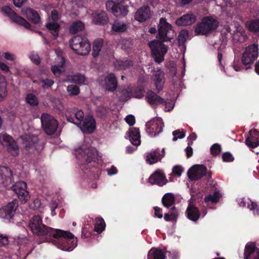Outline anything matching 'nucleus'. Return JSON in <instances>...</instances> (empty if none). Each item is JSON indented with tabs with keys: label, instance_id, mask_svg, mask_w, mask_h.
<instances>
[{
	"label": "nucleus",
	"instance_id": "nucleus-28",
	"mask_svg": "<svg viewBox=\"0 0 259 259\" xmlns=\"http://www.w3.org/2000/svg\"><path fill=\"white\" fill-rule=\"evenodd\" d=\"M186 213L187 218L191 221L196 222L200 216L199 209L193 204H189L188 206Z\"/></svg>",
	"mask_w": 259,
	"mask_h": 259
},
{
	"label": "nucleus",
	"instance_id": "nucleus-39",
	"mask_svg": "<svg viewBox=\"0 0 259 259\" xmlns=\"http://www.w3.org/2000/svg\"><path fill=\"white\" fill-rule=\"evenodd\" d=\"M127 28L128 27L126 23L118 21H115L112 25V30L119 33L124 32Z\"/></svg>",
	"mask_w": 259,
	"mask_h": 259
},
{
	"label": "nucleus",
	"instance_id": "nucleus-42",
	"mask_svg": "<svg viewBox=\"0 0 259 259\" xmlns=\"http://www.w3.org/2000/svg\"><path fill=\"white\" fill-rule=\"evenodd\" d=\"M96 223L95 225L94 230L98 233H101L104 230L106 224L102 218H97L96 219Z\"/></svg>",
	"mask_w": 259,
	"mask_h": 259
},
{
	"label": "nucleus",
	"instance_id": "nucleus-16",
	"mask_svg": "<svg viewBox=\"0 0 259 259\" xmlns=\"http://www.w3.org/2000/svg\"><path fill=\"white\" fill-rule=\"evenodd\" d=\"M14 183V178L11 169L6 166H0V184L9 187Z\"/></svg>",
	"mask_w": 259,
	"mask_h": 259
},
{
	"label": "nucleus",
	"instance_id": "nucleus-3",
	"mask_svg": "<svg viewBox=\"0 0 259 259\" xmlns=\"http://www.w3.org/2000/svg\"><path fill=\"white\" fill-rule=\"evenodd\" d=\"M51 242L58 248L66 251H72L77 245V238L69 231L56 229L51 235Z\"/></svg>",
	"mask_w": 259,
	"mask_h": 259
},
{
	"label": "nucleus",
	"instance_id": "nucleus-2",
	"mask_svg": "<svg viewBox=\"0 0 259 259\" xmlns=\"http://www.w3.org/2000/svg\"><path fill=\"white\" fill-rule=\"evenodd\" d=\"M84 162L80 167L84 174H89L94 179H98L101 169L99 165L100 159L97 150L93 147L85 149L80 153Z\"/></svg>",
	"mask_w": 259,
	"mask_h": 259
},
{
	"label": "nucleus",
	"instance_id": "nucleus-57",
	"mask_svg": "<svg viewBox=\"0 0 259 259\" xmlns=\"http://www.w3.org/2000/svg\"><path fill=\"white\" fill-rule=\"evenodd\" d=\"M40 82L43 88H51L54 84V81L48 78L41 80Z\"/></svg>",
	"mask_w": 259,
	"mask_h": 259
},
{
	"label": "nucleus",
	"instance_id": "nucleus-13",
	"mask_svg": "<svg viewBox=\"0 0 259 259\" xmlns=\"http://www.w3.org/2000/svg\"><path fill=\"white\" fill-rule=\"evenodd\" d=\"M206 167L203 165H196L191 167L187 172L188 178L192 181L200 179L206 175Z\"/></svg>",
	"mask_w": 259,
	"mask_h": 259
},
{
	"label": "nucleus",
	"instance_id": "nucleus-5",
	"mask_svg": "<svg viewBox=\"0 0 259 259\" xmlns=\"http://www.w3.org/2000/svg\"><path fill=\"white\" fill-rule=\"evenodd\" d=\"M219 26L218 21L210 16H206L202 18L194 29L196 35H207L215 30Z\"/></svg>",
	"mask_w": 259,
	"mask_h": 259
},
{
	"label": "nucleus",
	"instance_id": "nucleus-1",
	"mask_svg": "<svg viewBox=\"0 0 259 259\" xmlns=\"http://www.w3.org/2000/svg\"><path fill=\"white\" fill-rule=\"evenodd\" d=\"M175 35L172 26L167 22L166 19L161 18L158 25L157 37L159 40L155 39L149 43L152 54L154 55H164L167 50L163 42L170 41Z\"/></svg>",
	"mask_w": 259,
	"mask_h": 259
},
{
	"label": "nucleus",
	"instance_id": "nucleus-34",
	"mask_svg": "<svg viewBox=\"0 0 259 259\" xmlns=\"http://www.w3.org/2000/svg\"><path fill=\"white\" fill-rule=\"evenodd\" d=\"M85 28L83 22L80 20L73 22L69 28V32L72 34H75L80 31H83Z\"/></svg>",
	"mask_w": 259,
	"mask_h": 259
},
{
	"label": "nucleus",
	"instance_id": "nucleus-54",
	"mask_svg": "<svg viewBox=\"0 0 259 259\" xmlns=\"http://www.w3.org/2000/svg\"><path fill=\"white\" fill-rule=\"evenodd\" d=\"M211 154L213 156H217L221 152V145L218 143L213 144L210 149Z\"/></svg>",
	"mask_w": 259,
	"mask_h": 259
},
{
	"label": "nucleus",
	"instance_id": "nucleus-43",
	"mask_svg": "<svg viewBox=\"0 0 259 259\" xmlns=\"http://www.w3.org/2000/svg\"><path fill=\"white\" fill-rule=\"evenodd\" d=\"M71 82L79 85L85 84V77L83 75L80 73H76L74 75H71Z\"/></svg>",
	"mask_w": 259,
	"mask_h": 259
},
{
	"label": "nucleus",
	"instance_id": "nucleus-49",
	"mask_svg": "<svg viewBox=\"0 0 259 259\" xmlns=\"http://www.w3.org/2000/svg\"><path fill=\"white\" fill-rule=\"evenodd\" d=\"M220 198V194L218 191H215L213 195L209 194L205 197L206 202H211L212 203H217L219 202Z\"/></svg>",
	"mask_w": 259,
	"mask_h": 259
},
{
	"label": "nucleus",
	"instance_id": "nucleus-23",
	"mask_svg": "<svg viewBox=\"0 0 259 259\" xmlns=\"http://www.w3.org/2000/svg\"><path fill=\"white\" fill-rule=\"evenodd\" d=\"M245 143L249 148H255L258 146L259 132L256 129L250 130Z\"/></svg>",
	"mask_w": 259,
	"mask_h": 259
},
{
	"label": "nucleus",
	"instance_id": "nucleus-27",
	"mask_svg": "<svg viewBox=\"0 0 259 259\" xmlns=\"http://www.w3.org/2000/svg\"><path fill=\"white\" fill-rule=\"evenodd\" d=\"M22 14L27 17V18L32 23L38 24L40 22V17L36 11L27 8L26 9H22Z\"/></svg>",
	"mask_w": 259,
	"mask_h": 259
},
{
	"label": "nucleus",
	"instance_id": "nucleus-50",
	"mask_svg": "<svg viewBox=\"0 0 259 259\" xmlns=\"http://www.w3.org/2000/svg\"><path fill=\"white\" fill-rule=\"evenodd\" d=\"M17 25L22 26L28 30H32L31 24L25 19L17 15Z\"/></svg>",
	"mask_w": 259,
	"mask_h": 259
},
{
	"label": "nucleus",
	"instance_id": "nucleus-58",
	"mask_svg": "<svg viewBox=\"0 0 259 259\" xmlns=\"http://www.w3.org/2000/svg\"><path fill=\"white\" fill-rule=\"evenodd\" d=\"M222 158L225 162H232L234 160L232 154L228 152H225L222 155Z\"/></svg>",
	"mask_w": 259,
	"mask_h": 259
},
{
	"label": "nucleus",
	"instance_id": "nucleus-48",
	"mask_svg": "<svg viewBox=\"0 0 259 259\" xmlns=\"http://www.w3.org/2000/svg\"><path fill=\"white\" fill-rule=\"evenodd\" d=\"M60 59H61V65H59V66L55 65V66H52V67H51V71L54 74V75L57 77L60 76V75H61V71L60 67H63L64 66L65 63V59L63 57H61L60 58Z\"/></svg>",
	"mask_w": 259,
	"mask_h": 259
},
{
	"label": "nucleus",
	"instance_id": "nucleus-35",
	"mask_svg": "<svg viewBox=\"0 0 259 259\" xmlns=\"http://www.w3.org/2000/svg\"><path fill=\"white\" fill-rule=\"evenodd\" d=\"M165 254L160 249L152 248L148 252L147 259H165Z\"/></svg>",
	"mask_w": 259,
	"mask_h": 259
},
{
	"label": "nucleus",
	"instance_id": "nucleus-46",
	"mask_svg": "<svg viewBox=\"0 0 259 259\" xmlns=\"http://www.w3.org/2000/svg\"><path fill=\"white\" fill-rule=\"evenodd\" d=\"M132 97L140 99L143 97L144 89L142 87L131 88Z\"/></svg>",
	"mask_w": 259,
	"mask_h": 259
},
{
	"label": "nucleus",
	"instance_id": "nucleus-47",
	"mask_svg": "<svg viewBox=\"0 0 259 259\" xmlns=\"http://www.w3.org/2000/svg\"><path fill=\"white\" fill-rule=\"evenodd\" d=\"M109 109L105 106L99 107L96 110V114L98 117L101 118L105 119L109 114Z\"/></svg>",
	"mask_w": 259,
	"mask_h": 259
},
{
	"label": "nucleus",
	"instance_id": "nucleus-32",
	"mask_svg": "<svg viewBox=\"0 0 259 259\" xmlns=\"http://www.w3.org/2000/svg\"><path fill=\"white\" fill-rule=\"evenodd\" d=\"M133 65V61L128 59L116 60L114 62V67L118 70H125Z\"/></svg>",
	"mask_w": 259,
	"mask_h": 259
},
{
	"label": "nucleus",
	"instance_id": "nucleus-17",
	"mask_svg": "<svg viewBox=\"0 0 259 259\" xmlns=\"http://www.w3.org/2000/svg\"><path fill=\"white\" fill-rule=\"evenodd\" d=\"M96 122L92 116L85 117L82 121V123L77 126L84 134H90L94 132L96 128Z\"/></svg>",
	"mask_w": 259,
	"mask_h": 259
},
{
	"label": "nucleus",
	"instance_id": "nucleus-9",
	"mask_svg": "<svg viewBox=\"0 0 259 259\" xmlns=\"http://www.w3.org/2000/svg\"><path fill=\"white\" fill-rule=\"evenodd\" d=\"M117 1L119 2L115 3L111 0L107 1L106 3V9L111 11L116 17L126 15L128 10L127 6L123 5L124 0Z\"/></svg>",
	"mask_w": 259,
	"mask_h": 259
},
{
	"label": "nucleus",
	"instance_id": "nucleus-38",
	"mask_svg": "<svg viewBox=\"0 0 259 259\" xmlns=\"http://www.w3.org/2000/svg\"><path fill=\"white\" fill-rule=\"evenodd\" d=\"M7 82L5 77L0 73V101L7 95Z\"/></svg>",
	"mask_w": 259,
	"mask_h": 259
},
{
	"label": "nucleus",
	"instance_id": "nucleus-36",
	"mask_svg": "<svg viewBox=\"0 0 259 259\" xmlns=\"http://www.w3.org/2000/svg\"><path fill=\"white\" fill-rule=\"evenodd\" d=\"M161 202L164 207L166 208L171 207L175 202L174 195L171 193H166L163 196Z\"/></svg>",
	"mask_w": 259,
	"mask_h": 259
},
{
	"label": "nucleus",
	"instance_id": "nucleus-14",
	"mask_svg": "<svg viewBox=\"0 0 259 259\" xmlns=\"http://www.w3.org/2000/svg\"><path fill=\"white\" fill-rule=\"evenodd\" d=\"M148 182L151 185L161 187L167 183V180L163 171L157 169L149 177Z\"/></svg>",
	"mask_w": 259,
	"mask_h": 259
},
{
	"label": "nucleus",
	"instance_id": "nucleus-45",
	"mask_svg": "<svg viewBox=\"0 0 259 259\" xmlns=\"http://www.w3.org/2000/svg\"><path fill=\"white\" fill-rule=\"evenodd\" d=\"M189 32L186 29L182 30L179 33L178 41L180 45H184L189 36Z\"/></svg>",
	"mask_w": 259,
	"mask_h": 259
},
{
	"label": "nucleus",
	"instance_id": "nucleus-44",
	"mask_svg": "<svg viewBox=\"0 0 259 259\" xmlns=\"http://www.w3.org/2000/svg\"><path fill=\"white\" fill-rule=\"evenodd\" d=\"M121 94L120 100L126 102L132 98L131 88H124L120 92Z\"/></svg>",
	"mask_w": 259,
	"mask_h": 259
},
{
	"label": "nucleus",
	"instance_id": "nucleus-22",
	"mask_svg": "<svg viewBox=\"0 0 259 259\" xmlns=\"http://www.w3.org/2000/svg\"><path fill=\"white\" fill-rule=\"evenodd\" d=\"M92 22L98 25H104L109 22L107 14L103 11L96 10L92 14Z\"/></svg>",
	"mask_w": 259,
	"mask_h": 259
},
{
	"label": "nucleus",
	"instance_id": "nucleus-63",
	"mask_svg": "<svg viewBox=\"0 0 259 259\" xmlns=\"http://www.w3.org/2000/svg\"><path fill=\"white\" fill-rule=\"evenodd\" d=\"M30 59L36 65H39L40 61L39 58L37 55L32 54L30 56Z\"/></svg>",
	"mask_w": 259,
	"mask_h": 259
},
{
	"label": "nucleus",
	"instance_id": "nucleus-20",
	"mask_svg": "<svg viewBox=\"0 0 259 259\" xmlns=\"http://www.w3.org/2000/svg\"><path fill=\"white\" fill-rule=\"evenodd\" d=\"M30 196L27 190V184L24 181H17V198L21 203H25Z\"/></svg>",
	"mask_w": 259,
	"mask_h": 259
},
{
	"label": "nucleus",
	"instance_id": "nucleus-19",
	"mask_svg": "<svg viewBox=\"0 0 259 259\" xmlns=\"http://www.w3.org/2000/svg\"><path fill=\"white\" fill-rule=\"evenodd\" d=\"M152 12L149 6H142L139 8L135 14V19L136 21L143 23L151 18Z\"/></svg>",
	"mask_w": 259,
	"mask_h": 259
},
{
	"label": "nucleus",
	"instance_id": "nucleus-11",
	"mask_svg": "<svg viewBox=\"0 0 259 259\" xmlns=\"http://www.w3.org/2000/svg\"><path fill=\"white\" fill-rule=\"evenodd\" d=\"M164 123L160 118H154L146 123V132L151 137L158 135L163 130Z\"/></svg>",
	"mask_w": 259,
	"mask_h": 259
},
{
	"label": "nucleus",
	"instance_id": "nucleus-64",
	"mask_svg": "<svg viewBox=\"0 0 259 259\" xmlns=\"http://www.w3.org/2000/svg\"><path fill=\"white\" fill-rule=\"evenodd\" d=\"M172 135L174 136H178V138L181 139L185 137V133L183 132H181L180 130H177L172 132Z\"/></svg>",
	"mask_w": 259,
	"mask_h": 259
},
{
	"label": "nucleus",
	"instance_id": "nucleus-41",
	"mask_svg": "<svg viewBox=\"0 0 259 259\" xmlns=\"http://www.w3.org/2000/svg\"><path fill=\"white\" fill-rule=\"evenodd\" d=\"M2 11L12 22H16V14L9 6L4 7L2 8Z\"/></svg>",
	"mask_w": 259,
	"mask_h": 259
},
{
	"label": "nucleus",
	"instance_id": "nucleus-24",
	"mask_svg": "<svg viewBox=\"0 0 259 259\" xmlns=\"http://www.w3.org/2000/svg\"><path fill=\"white\" fill-rule=\"evenodd\" d=\"M146 99L149 104L154 107H156L157 105H163L165 103V101L164 99L151 90H149L147 92Z\"/></svg>",
	"mask_w": 259,
	"mask_h": 259
},
{
	"label": "nucleus",
	"instance_id": "nucleus-56",
	"mask_svg": "<svg viewBox=\"0 0 259 259\" xmlns=\"http://www.w3.org/2000/svg\"><path fill=\"white\" fill-rule=\"evenodd\" d=\"M61 15H59L58 11L57 10L54 9L51 12V15L49 17V21L52 22H56L60 18Z\"/></svg>",
	"mask_w": 259,
	"mask_h": 259
},
{
	"label": "nucleus",
	"instance_id": "nucleus-52",
	"mask_svg": "<svg viewBox=\"0 0 259 259\" xmlns=\"http://www.w3.org/2000/svg\"><path fill=\"white\" fill-rule=\"evenodd\" d=\"M67 90L69 94L72 96L78 95L80 93L79 88L78 86L74 84H70L68 85Z\"/></svg>",
	"mask_w": 259,
	"mask_h": 259
},
{
	"label": "nucleus",
	"instance_id": "nucleus-51",
	"mask_svg": "<svg viewBox=\"0 0 259 259\" xmlns=\"http://www.w3.org/2000/svg\"><path fill=\"white\" fill-rule=\"evenodd\" d=\"M26 100L27 103H28L31 106H37L38 104V101L36 97L32 94H28L27 95Z\"/></svg>",
	"mask_w": 259,
	"mask_h": 259
},
{
	"label": "nucleus",
	"instance_id": "nucleus-15",
	"mask_svg": "<svg viewBox=\"0 0 259 259\" xmlns=\"http://www.w3.org/2000/svg\"><path fill=\"white\" fill-rule=\"evenodd\" d=\"M65 115L66 119L68 122L73 123L76 125L80 124V123L84 119V114L81 110L76 111L75 109L73 110L68 109Z\"/></svg>",
	"mask_w": 259,
	"mask_h": 259
},
{
	"label": "nucleus",
	"instance_id": "nucleus-8",
	"mask_svg": "<svg viewBox=\"0 0 259 259\" xmlns=\"http://www.w3.org/2000/svg\"><path fill=\"white\" fill-rule=\"evenodd\" d=\"M40 120L42 128L48 135H52L56 132L58 122L53 116L47 113H43L41 115Z\"/></svg>",
	"mask_w": 259,
	"mask_h": 259
},
{
	"label": "nucleus",
	"instance_id": "nucleus-60",
	"mask_svg": "<svg viewBox=\"0 0 259 259\" xmlns=\"http://www.w3.org/2000/svg\"><path fill=\"white\" fill-rule=\"evenodd\" d=\"M125 120L126 123L130 126H133L136 122L135 116L131 114L126 116Z\"/></svg>",
	"mask_w": 259,
	"mask_h": 259
},
{
	"label": "nucleus",
	"instance_id": "nucleus-53",
	"mask_svg": "<svg viewBox=\"0 0 259 259\" xmlns=\"http://www.w3.org/2000/svg\"><path fill=\"white\" fill-rule=\"evenodd\" d=\"M247 207L250 210H252L253 211L254 215L259 216V204H257L255 202L250 201V203H248Z\"/></svg>",
	"mask_w": 259,
	"mask_h": 259
},
{
	"label": "nucleus",
	"instance_id": "nucleus-37",
	"mask_svg": "<svg viewBox=\"0 0 259 259\" xmlns=\"http://www.w3.org/2000/svg\"><path fill=\"white\" fill-rule=\"evenodd\" d=\"M178 218V211L174 206L170 208L168 213H165L164 215V219L167 222H176Z\"/></svg>",
	"mask_w": 259,
	"mask_h": 259
},
{
	"label": "nucleus",
	"instance_id": "nucleus-26",
	"mask_svg": "<svg viewBox=\"0 0 259 259\" xmlns=\"http://www.w3.org/2000/svg\"><path fill=\"white\" fill-rule=\"evenodd\" d=\"M196 20L195 15L193 14H187L178 18L176 20L175 23L179 26H185L195 23Z\"/></svg>",
	"mask_w": 259,
	"mask_h": 259
},
{
	"label": "nucleus",
	"instance_id": "nucleus-59",
	"mask_svg": "<svg viewBox=\"0 0 259 259\" xmlns=\"http://www.w3.org/2000/svg\"><path fill=\"white\" fill-rule=\"evenodd\" d=\"M183 170V168L182 166L176 165L172 168V173L174 175L180 177L181 176Z\"/></svg>",
	"mask_w": 259,
	"mask_h": 259
},
{
	"label": "nucleus",
	"instance_id": "nucleus-31",
	"mask_svg": "<svg viewBox=\"0 0 259 259\" xmlns=\"http://www.w3.org/2000/svg\"><path fill=\"white\" fill-rule=\"evenodd\" d=\"M105 88L107 90L113 92L117 88V80L115 75L113 73L108 75L105 79Z\"/></svg>",
	"mask_w": 259,
	"mask_h": 259
},
{
	"label": "nucleus",
	"instance_id": "nucleus-25",
	"mask_svg": "<svg viewBox=\"0 0 259 259\" xmlns=\"http://www.w3.org/2000/svg\"><path fill=\"white\" fill-rule=\"evenodd\" d=\"M152 80L156 88L155 90L159 93L163 89L165 82L164 73L160 70L155 71L153 74Z\"/></svg>",
	"mask_w": 259,
	"mask_h": 259
},
{
	"label": "nucleus",
	"instance_id": "nucleus-62",
	"mask_svg": "<svg viewBox=\"0 0 259 259\" xmlns=\"http://www.w3.org/2000/svg\"><path fill=\"white\" fill-rule=\"evenodd\" d=\"M40 205V202L38 199H35L34 201L29 204V207L32 209H38Z\"/></svg>",
	"mask_w": 259,
	"mask_h": 259
},
{
	"label": "nucleus",
	"instance_id": "nucleus-40",
	"mask_svg": "<svg viewBox=\"0 0 259 259\" xmlns=\"http://www.w3.org/2000/svg\"><path fill=\"white\" fill-rule=\"evenodd\" d=\"M103 41L102 39H98L95 40L93 44V53L92 55L94 57L98 56L100 52L103 47Z\"/></svg>",
	"mask_w": 259,
	"mask_h": 259
},
{
	"label": "nucleus",
	"instance_id": "nucleus-18",
	"mask_svg": "<svg viewBox=\"0 0 259 259\" xmlns=\"http://www.w3.org/2000/svg\"><path fill=\"white\" fill-rule=\"evenodd\" d=\"M0 143L7 147V150L12 155L16 154V145L13 138L7 134L0 135Z\"/></svg>",
	"mask_w": 259,
	"mask_h": 259
},
{
	"label": "nucleus",
	"instance_id": "nucleus-61",
	"mask_svg": "<svg viewBox=\"0 0 259 259\" xmlns=\"http://www.w3.org/2000/svg\"><path fill=\"white\" fill-rule=\"evenodd\" d=\"M153 209L155 211L154 217H157L159 219H161L163 217L162 214L161 213L162 209L158 206H154Z\"/></svg>",
	"mask_w": 259,
	"mask_h": 259
},
{
	"label": "nucleus",
	"instance_id": "nucleus-33",
	"mask_svg": "<svg viewBox=\"0 0 259 259\" xmlns=\"http://www.w3.org/2000/svg\"><path fill=\"white\" fill-rule=\"evenodd\" d=\"M46 28L52 34L54 39H56L59 35L60 25L56 22L49 21L46 25Z\"/></svg>",
	"mask_w": 259,
	"mask_h": 259
},
{
	"label": "nucleus",
	"instance_id": "nucleus-21",
	"mask_svg": "<svg viewBox=\"0 0 259 259\" xmlns=\"http://www.w3.org/2000/svg\"><path fill=\"white\" fill-rule=\"evenodd\" d=\"M244 257V259H259V248L256 247L254 242H249L246 244Z\"/></svg>",
	"mask_w": 259,
	"mask_h": 259
},
{
	"label": "nucleus",
	"instance_id": "nucleus-4",
	"mask_svg": "<svg viewBox=\"0 0 259 259\" xmlns=\"http://www.w3.org/2000/svg\"><path fill=\"white\" fill-rule=\"evenodd\" d=\"M29 228L34 235L44 237L46 241L52 240L51 235L55 229L42 223V219L38 215H34L30 220Z\"/></svg>",
	"mask_w": 259,
	"mask_h": 259
},
{
	"label": "nucleus",
	"instance_id": "nucleus-6",
	"mask_svg": "<svg viewBox=\"0 0 259 259\" xmlns=\"http://www.w3.org/2000/svg\"><path fill=\"white\" fill-rule=\"evenodd\" d=\"M70 46L77 54L84 56L91 51V44L88 39L80 35L74 36L70 41Z\"/></svg>",
	"mask_w": 259,
	"mask_h": 259
},
{
	"label": "nucleus",
	"instance_id": "nucleus-7",
	"mask_svg": "<svg viewBox=\"0 0 259 259\" xmlns=\"http://www.w3.org/2000/svg\"><path fill=\"white\" fill-rule=\"evenodd\" d=\"M26 151L29 153H39L44 149V143L40 142L37 136L25 135L21 136Z\"/></svg>",
	"mask_w": 259,
	"mask_h": 259
},
{
	"label": "nucleus",
	"instance_id": "nucleus-29",
	"mask_svg": "<svg viewBox=\"0 0 259 259\" xmlns=\"http://www.w3.org/2000/svg\"><path fill=\"white\" fill-rule=\"evenodd\" d=\"M161 152L162 154H160L159 149H156L152 152L148 153L146 156V161L150 164L156 163L164 157L165 154L164 149H162Z\"/></svg>",
	"mask_w": 259,
	"mask_h": 259
},
{
	"label": "nucleus",
	"instance_id": "nucleus-55",
	"mask_svg": "<svg viewBox=\"0 0 259 259\" xmlns=\"http://www.w3.org/2000/svg\"><path fill=\"white\" fill-rule=\"evenodd\" d=\"M249 29L253 32L259 31V20L252 21L249 25Z\"/></svg>",
	"mask_w": 259,
	"mask_h": 259
},
{
	"label": "nucleus",
	"instance_id": "nucleus-12",
	"mask_svg": "<svg viewBox=\"0 0 259 259\" xmlns=\"http://www.w3.org/2000/svg\"><path fill=\"white\" fill-rule=\"evenodd\" d=\"M16 200L9 202L6 206L0 208V218L11 222L16 214Z\"/></svg>",
	"mask_w": 259,
	"mask_h": 259
},
{
	"label": "nucleus",
	"instance_id": "nucleus-10",
	"mask_svg": "<svg viewBox=\"0 0 259 259\" xmlns=\"http://www.w3.org/2000/svg\"><path fill=\"white\" fill-rule=\"evenodd\" d=\"M258 48L257 44H253L246 48L242 56V63L246 66L252 64L258 57Z\"/></svg>",
	"mask_w": 259,
	"mask_h": 259
},
{
	"label": "nucleus",
	"instance_id": "nucleus-30",
	"mask_svg": "<svg viewBox=\"0 0 259 259\" xmlns=\"http://www.w3.org/2000/svg\"><path fill=\"white\" fill-rule=\"evenodd\" d=\"M129 140L131 143L135 146H138L141 143V136L140 130L138 128L133 127H131L128 131Z\"/></svg>",
	"mask_w": 259,
	"mask_h": 259
}]
</instances>
